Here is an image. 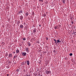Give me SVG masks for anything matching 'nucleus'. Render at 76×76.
I'll list each match as a JSON object with an SVG mask.
<instances>
[{"label": "nucleus", "mask_w": 76, "mask_h": 76, "mask_svg": "<svg viewBox=\"0 0 76 76\" xmlns=\"http://www.w3.org/2000/svg\"><path fill=\"white\" fill-rule=\"evenodd\" d=\"M22 54L23 56H26V53L22 52Z\"/></svg>", "instance_id": "1"}, {"label": "nucleus", "mask_w": 76, "mask_h": 76, "mask_svg": "<svg viewBox=\"0 0 76 76\" xmlns=\"http://www.w3.org/2000/svg\"><path fill=\"white\" fill-rule=\"evenodd\" d=\"M25 50L27 52V53H29V49L28 48H26Z\"/></svg>", "instance_id": "2"}, {"label": "nucleus", "mask_w": 76, "mask_h": 76, "mask_svg": "<svg viewBox=\"0 0 76 76\" xmlns=\"http://www.w3.org/2000/svg\"><path fill=\"white\" fill-rule=\"evenodd\" d=\"M46 74H47V75H48V74H49V73H50V71L46 70Z\"/></svg>", "instance_id": "3"}, {"label": "nucleus", "mask_w": 76, "mask_h": 76, "mask_svg": "<svg viewBox=\"0 0 76 76\" xmlns=\"http://www.w3.org/2000/svg\"><path fill=\"white\" fill-rule=\"evenodd\" d=\"M8 56L10 58L12 57V54L11 53L9 54L8 55Z\"/></svg>", "instance_id": "4"}, {"label": "nucleus", "mask_w": 76, "mask_h": 76, "mask_svg": "<svg viewBox=\"0 0 76 76\" xmlns=\"http://www.w3.org/2000/svg\"><path fill=\"white\" fill-rule=\"evenodd\" d=\"M20 28H23V25L21 24L20 26Z\"/></svg>", "instance_id": "5"}, {"label": "nucleus", "mask_w": 76, "mask_h": 76, "mask_svg": "<svg viewBox=\"0 0 76 76\" xmlns=\"http://www.w3.org/2000/svg\"><path fill=\"white\" fill-rule=\"evenodd\" d=\"M20 20H22V19H23V16H21L20 17Z\"/></svg>", "instance_id": "6"}, {"label": "nucleus", "mask_w": 76, "mask_h": 76, "mask_svg": "<svg viewBox=\"0 0 76 76\" xmlns=\"http://www.w3.org/2000/svg\"><path fill=\"white\" fill-rule=\"evenodd\" d=\"M27 65H29V61H26Z\"/></svg>", "instance_id": "7"}, {"label": "nucleus", "mask_w": 76, "mask_h": 76, "mask_svg": "<svg viewBox=\"0 0 76 76\" xmlns=\"http://www.w3.org/2000/svg\"><path fill=\"white\" fill-rule=\"evenodd\" d=\"M19 50H16V53H19Z\"/></svg>", "instance_id": "8"}, {"label": "nucleus", "mask_w": 76, "mask_h": 76, "mask_svg": "<svg viewBox=\"0 0 76 76\" xmlns=\"http://www.w3.org/2000/svg\"><path fill=\"white\" fill-rule=\"evenodd\" d=\"M17 57H18V56H17V55H15L14 56V58H13V59L14 60V59H15V58H17Z\"/></svg>", "instance_id": "9"}, {"label": "nucleus", "mask_w": 76, "mask_h": 76, "mask_svg": "<svg viewBox=\"0 0 76 76\" xmlns=\"http://www.w3.org/2000/svg\"><path fill=\"white\" fill-rule=\"evenodd\" d=\"M58 28V26H55L54 27V28L55 29H57Z\"/></svg>", "instance_id": "10"}, {"label": "nucleus", "mask_w": 76, "mask_h": 76, "mask_svg": "<svg viewBox=\"0 0 76 76\" xmlns=\"http://www.w3.org/2000/svg\"><path fill=\"white\" fill-rule=\"evenodd\" d=\"M60 42H61L60 41V40L57 39V43H60Z\"/></svg>", "instance_id": "11"}, {"label": "nucleus", "mask_w": 76, "mask_h": 76, "mask_svg": "<svg viewBox=\"0 0 76 76\" xmlns=\"http://www.w3.org/2000/svg\"><path fill=\"white\" fill-rule=\"evenodd\" d=\"M42 16L43 17H45V16H46V14H44Z\"/></svg>", "instance_id": "12"}, {"label": "nucleus", "mask_w": 76, "mask_h": 76, "mask_svg": "<svg viewBox=\"0 0 76 76\" xmlns=\"http://www.w3.org/2000/svg\"><path fill=\"white\" fill-rule=\"evenodd\" d=\"M27 43L28 44V46H31V43Z\"/></svg>", "instance_id": "13"}, {"label": "nucleus", "mask_w": 76, "mask_h": 76, "mask_svg": "<svg viewBox=\"0 0 76 76\" xmlns=\"http://www.w3.org/2000/svg\"><path fill=\"white\" fill-rule=\"evenodd\" d=\"M54 41H55V42L56 43V44H57V40L55 39H54Z\"/></svg>", "instance_id": "14"}, {"label": "nucleus", "mask_w": 76, "mask_h": 76, "mask_svg": "<svg viewBox=\"0 0 76 76\" xmlns=\"http://www.w3.org/2000/svg\"><path fill=\"white\" fill-rule=\"evenodd\" d=\"M26 16H28L29 14H28V12H26Z\"/></svg>", "instance_id": "15"}, {"label": "nucleus", "mask_w": 76, "mask_h": 76, "mask_svg": "<svg viewBox=\"0 0 76 76\" xmlns=\"http://www.w3.org/2000/svg\"><path fill=\"white\" fill-rule=\"evenodd\" d=\"M36 29L34 28V30L33 31L34 32H36Z\"/></svg>", "instance_id": "16"}, {"label": "nucleus", "mask_w": 76, "mask_h": 76, "mask_svg": "<svg viewBox=\"0 0 76 76\" xmlns=\"http://www.w3.org/2000/svg\"><path fill=\"white\" fill-rule=\"evenodd\" d=\"M22 13V11H19V13Z\"/></svg>", "instance_id": "17"}, {"label": "nucleus", "mask_w": 76, "mask_h": 76, "mask_svg": "<svg viewBox=\"0 0 76 76\" xmlns=\"http://www.w3.org/2000/svg\"><path fill=\"white\" fill-rule=\"evenodd\" d=\"M65 1H66V0H63V3H65Z\"/></svg>", "instance_id": "18"}, {"label": "nucleus", "mask_w": 76, "mask_h": 76, "mask_svg": "<svg viewBox=\"0 0 76 76\" xmlns=\"http://www.w3.org/2000/svg\"><path fill=\"white\" fill-rule=\"evenodd\" d=\"M69 55L70 56H72V55H73V54L72 53H70Z\"/></svg>", "instance_id": "19"}, {"label": "nucleus", "mask_w": 76, "mask_h": 76, "mask_svg": "<svg viewBox=\"0 0 76 76\" xmlns=\"http://www.w3.org/2000/svg\"><path fill=\"white\" fill-rule=\"evenodd\" d=\"M23 39V41H25V40H26V39L24 38Z\"/></svg>", "instance_id": "20"}, {"label": "nucleus", "mask_w": 76, "mask_h": 76, "mask_svg": "<svg viewBox=\"0 0 76 76\" xmlns=\"http://www.w3.org/2000/svg\"><path fill=\"white\" fill-rule=\"evenodd\" d=\"M7 56H8V54H7V53H6V54H5V56L6 57H7Z\"/></svg>", "instance_id": "21"}, {"label": "nucleus", "mask_w": 76, "mask_h": 76, "mask_svg": "<svg viewBox=\"0 0 76 76\" xmlns=\"http://www.w3.org/2000/svg\"><path fill=\"white\" fill-rule=\"evenodd\" d=\"M46 40H47V41L48 40V38H47V37H46Z\"/></svg>", "instance_id": "22"}, {"label": "nucleus", "mask_w": 76, "mask_h": 76, "mask_svg": "<svg viewBox=\"0 0 76 76\" xmlns=\"http://www.w3.org/2000/svg\"><path fill=\"white\" fill-rule=\"evenodd\" d=\"M37 74H34V76H37Z\"/></svg>", "instance_id": "23"}, {"label": "nucleus", "mask_w": 76, "mask_h": 76, "mask_svg": "<svg viewBox=\"0 0 76 76\" xmlns=\"http://www.w3.org/2000/svg\"><path fill=\"white\" fill-rule=\"evenodd\" d=\"M43 0H39V1H43Z\"/></svg>", "instance_id": "24"}, {"label": "nucleus", "mask_w": 76, "mask_h": 76, "mask_svg": "<svg viewBox=\"0 0 76 76\" xmlns=\"http://www.w3.org/2000/svg\"><path fill=\"white\" fill-rule=\"evenodd\" d=\"M71 23H73V21H72L71 22Z\"/></svg>", "instance_id": "25"}, {"label": "nucleus", "mask_w": 76, "mask_h": 76, "mask_svg": "<svg viewBox=\"0 0 76 76\" xmlns=\"http://www.w3.org/2000/svg\"><path fill=\"white\" fill-rule=\"evenodd\" d=\"M59 27H61V25H59Z\"/></svg>", "instance_id": "26"}, {"label": "nucleus", "mask_w": 76, "mask_h": 76, "mask_svg": "<svg viewBox=\"0 0 76 76\" xmlns=\"http://www.w3.org/2000/svg\"><path fill=\"white\" fill-rule=\"evenodd\" d=\"M26 24V23H24V25H25Z\"/></svg>", "instance_id": "27"}, {"label": "nucleus", "mask_w": 76, "mask_h": 76, "mask_svg": "<svg viewBox=\"0 0 76 76\" xmlns=\"http://www.w3.org/2000/svg\"><path fill=\"white\" fill-rule=\"evenodd\" d=\"M13 53H15V52H13Z\"/></svg>", "instance_id": "28"}, {"label": "nucleus", "mask_w": 76, "mask_h": 76, "mask_svg": "<svg viewBox=\"0 0 76 76\" xmlns=\"http://www.w3.org/2000/svg\"><path fill=\"white\" fill-rule=\"evenodd\" d=\"M23 64V63L22 64Z\"/></svg>", "instance_id": "29"}, {"label": "nucleus", "mask_w": 76, "mask_h": 76, "mask_svg": "<svg viewBox=\"0 0 76 76\" xmlns=\"http://www.w3.org/2000/svg\"><path fill=\"white\" fill-rule=\"evenodd\" d=\"M54 52H55V50H54Z\"/></svg>", "instance_id": "30"}, {"label": "nucleus", "mask_w": 76, "mask_h": 76, "mask_svg": "<svg viewBox=\"0 0 76 76\" xmlns=\"http://www.w3.org/2000/svg\"><path fill=\"white\" fill-rule=\"evenodd\" d=\"M39 26H41V25H39Z\"/></svg>", "instance_id": "31"}, {"label": "nucleus", "mask_w": 76, "mask_h": 76, "mask_svg": "<svg viewBox=\"0 0 76 76\" xmlns=\"http://www.w3.org/2000/svg\"><path fill=\"white\" fill-rule=\"evenodd\" d=\"M9 63H11L10 61L9 62Z\"/></svg>", "instance_id": "32"}, {"label": "nucleus", "mask_w": 76, "mask_h": 76, "mask_svg": "<svg viewBox=\"0 0 76 76\" xmlns=\"http://www.w3.org/2000/svg\"><path fill=\"white\" fill-rule=\"evenodd\" d=\"M76 32H75V34H76Z\"/></svg>", "instance_id": "33"}, {"label": "nucleus", "mask_w": 76, "mask_h": 76, "mask_svg": "<svg viewBox=\"0 0 76 76\" xmlns=\"http://www.w3.org/2000/svg\"><path fill=\"white\" fill-rule=\"evenodd\" d=\"M7 76H9V75H7Z\"/></svg>", "instance_id": "34"}, {"label": "nucleus", "mask_w": 76, "mask_h": 76, "mask_svg": "<svg viewBox=\"0 0 76 76\" xmlns=\"http://www.w3.org/2000/svg\"><path fill=\"white\" fill-rule=\"evenodd\" d=\"M75 35H76V34Z\"/></svg>", "instance_id": "35"}]
</instances>
